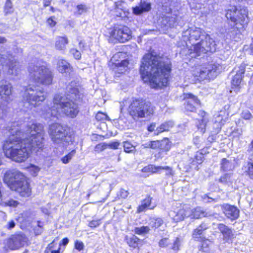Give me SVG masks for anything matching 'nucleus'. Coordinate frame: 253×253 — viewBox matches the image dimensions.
I'll return each mask as SVG.
<instances>
[{
  "label": "nucleus",
  "mask_w": 253,
  "mask_h": 253,
  "mask_svg": "<svg viewBox=\"0 0 253 253\" xmlns=\"http://www.w3.org/2000/svg\"><path fill=\"white\" fill-rule=\"evenodd\" d=\"M4 134L9 138L3 144L4 153L7 158L16 162L26 161L31 150L37 152L43 148L44 131L41 124H33L28 126L26 132H21L16 124L6 130Z\"/></svg>",
  "instance_id": "f257e3e1"
},
{
  "label": "nucleus",
  "mask_w": 253,
  "mask_h": 253,
  "mask_svg": "<svg viewBox=\"0 0 253 253\" xmlns=\"http://www.w3.org/2000/svg\"><path fill=\"white\" fill-rule=\"evenodd\" d=\"M171 71L169 61L153 53L146 54L141 61L140 73L144 82H149L152 87L166 86Z\"/></svg>",
  "instance_id": "f03ea898"
},
{
  "label": "nucleus",
  "mask_w": 253,
  "mask_h": 253,
  "mask_svg": "<svg viewBox=\"0 0 253 253\" xmlns=\"http://www.w3.org/2000/svg\"><path fill=\"white\" fill-rule=\"evenodd\" d=\"M80 88L78 83L71 82L66 87L65 95L56 94L51 108L44 107V117H57L58 115L64 114L72 118H75L78 114L79 109L74 100L80 98Z\"/></svg>",
  "instance_id": "7ed1b4c3"
},
{
  "label": "nucleus",
  "mask_w": 253,
  "mask_h": 253,
  "mask_svg": "<svg viewBox=\"0 0 253 253\" xmlns=\"http://www.w3.org/2000/svg\"><path fill=\"white\" fill-rule=\"evenodd\" d=\"M4 180L11 190L17 191L21 196L27 197L31 195L30 184L24 175L19 171L13 169L7 171Z\"/></svg>",
  "instance_id": "20e7f679"
},
{
  "label": "nucleus",
  "mask_w": 253,
  "mask_h": 253,
  "mask_svg": "<svg viewBox=\"0 0 253 253\" xmlns=\"http://www.w3.org/2000/svg\"><path fill=\"white\" fill-rule=\"evenodd\" d=\"M28 72L30 80L36 84L48 85L52 83L53 73L46 66L31 64Z\"/></svg>",
  "instance_id": "39448f33"
},
{
  "label": "nucleus",
  "mask_w": 253,
  "mask_h": 253,
  "mask_svg": "<svg viewBox=\"0 0 253 253\" xmlns=\"http://www.w3.org/2000/svg\"><path fill=\"white\" fill-rule=\"evenodd\" d=\"M128 112L132 118L136 120L152 115L154 112V107L149 101L135 99L129 105Z\"/></svg>",
  "instance_id": "423d86ee"
},
{
  "label": "nucleus",
  "mask_w": 253,
  "mask_h": 253,
  "mask_svg": "<svg viewBox=\"0 0 253 253\" xmlns=\"http://www.w3.org/2000/svg\"><path fill=\"white\" fill-rule=\"evenodd\" d=\"M46 98L42 89L36 86L27 87L23 94L24 106L27 108L35 107L37 103L43 101Z\"/></svg>",
  "instance_id": "0eeeda50"
},
{
  "label": "nucleus",
  "mask_w": 253,
  "mask_h": 253,
  "mask_svg": "<svg viewBox=\"0 0 253 253\" xmlns=\"http://www.w3.org/2000/svg\"><path fill=\"white\" fill-rule=\"evenodd\" d=\"M248 15V11L246 8L238 10L235 6H232L227 10L226 17L235 24L236 28L241 29L244 28L249 22Z\"/></svg>",
  "instance_id": "6e6552de"
},
{
  "label": "nucleus",
  "mask_w": 253,
  "mask_h": 253,
  "mask_svg": "<svg viewBox=\"0 0 253 253\" xmlns=\"http://www.w3.org/2000/svg\"><path fill=\"white\" fill-rule=\"evenodd\" d=\"M204 38L202 39L200 42L193 45V49H189V54L192 57L199 56L202 53H206L209 51L213 52L216 50V44L214 40L207 35Z\"/></svg>",
  "instance_id": "1a4fd4ad"
},
{
  "label": "nucleus",
  "mask_w": 253,
  "mask_h": 253,
  "mask_svg": "<svg viewBox=\"0 0 253 253\" xmlns=\"http://www.w3.org/2000/svg\"><path fill=\"white\" fill-rule=\"evenodd\" d=\"M0 63L4 68H7L9 75L17 76L21 71L19 63L9 52L0 50Z\"/></svg>",
  "instance_id": "9d476101"
},
{
  "label": "nucleus",
  "mask_w": 253,
  "mask_h": 253,
  "mask_svg": "<svg viewBox=\"0 0 253 253\" xmlns=\"http://www.w3.org/2000/svg\"><path fill=\"white\" fill-rule=\"evenodd\" d=\"M110 40L124 43L132 38V32L127 26L117 25L111 28L109 32Z\"/></svg>",
  "instance_id": "9b49d317"
},
{
  "label": "nucleus",
  "mask_w": 253,
  "mask_h": 253,
  "mask_svg": "<svg viewBox=\"0 0 253 253\" xmlns=\"http://www.w3.org/2000/svg\"><path fill=\"white\" fill-rule=\"evenodd\" d=\"M49 137L53 144L57 146L70 145L74 141V136L70 131L49 135Z\"/></svg>",
  "instance_id": "f8f14e48"
},
{
  "label": "nucleus",
  "mask_w": 253,
  "mask_h": 253,
  "mask_svg": "<svg viewBox=\"0 0 253 253\" xmlns=\"http://www.w3.org/2000/svg\"><path fill=\"white\" fill-rule=\"evenodd\" d=\"M205 35V32L201 28H189L183 32V37L184 40H188L191 42H193L199 39L204 38Z\"/></svg>",
  "instance_id": "ddd939ff"
},
{
  "label": "nucleus",
  "mask_w": 253,
  "mask_h": 253,
  "mask_svg": "<svg viewBox=\"0 0 253 253\" xmlns=\"http://www.w3.org/2000/svg\"><path fill=\"white\" fill-rule=\"evenodd\" d=\"M190 208L185 206L181 209L170 211L169 212V215L174 221L178 222L182 220L185 217H188V215H190Z\"/></svg>",
  "instance_id": "4468645a"
},
{
  "label": "nucleus",
  "mask_w": 253,
  "mask_h": 253,
  "mask_svg": "<svg viewBox=\"0 0 253 253\" xmlns=\"http://www.w3.org/2000/svg\"><path fill=\"white\" fill-rule=\"evenodd\" d=\"M12 89V86L10 83L4 80L0 81V95L3 100L6 102L10 100Z\"/></svg>",
  "instance_id": "2eb2a0df"
},
{
  "label": "nucleus",
  "mask_w": 253,
  "mask_h": 253,
  "mask_svg": "<svg viewBox=\"0 0 253 253\" xmlns=\"http://www.w3.org/2000/svg\"><path fill=\"white\" fill-rule=\"evenodd\" d=\"M222 210L225 216L231 220L237 219L240 211L237 207L226 204L222 205Z\"/></svg>",
  "instance_id": "dca6fc26"
},
{
  "label": "nucleus",
  "mask_w": 253,
  "mask_h": 253,
  "mask_svg": "<svg viewBox=\"0 0 253 253\" xmlns=\"http://www.w3.org/2000/svg\"><path fill=\"white\" fill-rule=\"evenodd\" d=\"M246 65L245 64H241L236 70V74L233 77L232 80V88H239L244 75L246 72Z\"/></svg>",
  "instance_id": "f3484780"
},
{
  "label": "nucleus",
  "mask_w": 253,
  "mask_h": 253,
  "mask_svg": "<svg viewBox=\"0 0 253 253\" xmlns=\"http://www.w3.org/2000/svg\"><path fill=\"white\" fill-rule=\"evenodd\" d=\"M186 99L185 109L187 111L194 112L196 110V106L200 104V101L197 97L190 93L184 94Z\"/></svg>",
  "instance_id": "a211bd4d"
},
{
  "label": "nucleus",
  "mask_w": 253,
  "mask_h": 253,
  "mask_svg": "<svg viewBox=\"0 0 253 253\" xmlns=\"http://www.w3.org/2000/svg\"><path fill=\"white\" fill-rule=\"evenodd\" d=\"M218 229L223 235V239L226 242L231 241L234 238V235L231 228L223 223L218 225Z\"/></svg>",
  "instance_id": "6ab92c4d"
},
{
  "label": "nucleus",
  "mask_w": 253,
  "mask_h": 253,
  "mask_svg": "<svg viewBox=\"0 0 253 253\" xmlns=\"http://www.w3.org/2000/svg\"><path fill=\"white\" fill-rule=\"evenodd\" d=\"M23 245V237L22 236L14 235L9 238L7 241V245L11 250H15Z\"/></svg>",
  "instance_id": "aec40b11"
},
{
  "label": "nucleus",
  "mask_w": 253,
  "mask_h": 253,
  "mask_svg": "<svg viewBox=\"0 0 253 253\" xmlns=\"http://www.w3.org/2000/svg\"><path fill=\"white\" fill-rule=\"evenodd\" d=\"M150 9L151 3L149 0H140L139 5L132 8L133 13L135 15L149 11Z\"/></svg>",
  "instance_id": "412c9836"
},
{
  "label": "nucleus",
  "mask_w": 253,
  "mask_h": 253,
  "mask_svg": "<svg viewBox=\"0 0 253 253\" xmlns=\"http://www.w3.org/2000/svg\"><path fill=\"white\" fill-rule=\"evenodd\" d=\"M68 132H70L68 128L57 123L53 124L50 125L48 130L49 135Z\"/></svg>",
  "instance_id": "4be33fe9"
},
{
  "label": "nucleus",
  "mask_w": 253,
  "mask_h": 253,
  "mask_svg": "<svg viewBox=\"0 0 253 253\" xmlns=\"http://www.w3.org/2000/svg\"><path fill=\"white\" fill-rule=\"evenodd\" d=\"M190 214V215H188V217H191L192 218L197 219L202 218L203 217H208L211 215V214L204 211L200 207L196 208L193 210H191Z\"/></svg>",
  "instance_id": "5701e85b"
},
{
  "label": "nucleus",
  "mask_w": 253,
  "mask_h": 253,
  "mask_svg": "<svg viewBox=\"0 0 253 253\" xmlns=\"http://www.w3.org/2000/svg\"><path fill=\"white\" fill-rule=\"evenodd\" d=\"M57 65L58 70L62 73L69 72L71 70L69 63L63 59H60L58 62Z\"/></svg>",
  "instance_id": "b1692460"
},
{
  "label": "nucleus",
  "mask_w": 253,
  "mask_h": 253,
  "mask_svg": "<svg viewBox=\"0 0 253 253\" xmlns=\"http://www.w3.org/2000/svg\"><path fill=\"white\" fill-rule=\"evenodd\" d=\"M173 123L171 121L165 122L156 128L155 134L158 135L164 131H169L170 128L173 127Z\"/></svg>",
  "instance_id": "393cba45"
},
{
  "label": "nucleus",
  "mask_w": 253,
  "mask_h": 253,
  "mask_svg": "<svg viewBox=\"0 0 253 253\" xmlns=\"http://www.w3.org/2000/svg\"><path fill=\"white\" fill-rule=\"evenodd\" d=\"M200 115L202 117L201 120H199V123L197 124L198 129H200L202 133L205 132V129L208 122V119L206 117V113L204 111L200 112Z\"/></svg>",
  "instance_id": "a878e982"
},
{
  "label": "nucleus",
  "mask_w": 253,
  "mask_h": 253,
  "mask_svg": "<svg viewBox=\"0 0 253 253\" xmlns=\"http://www.w3.org/2000/svg\"><path fill=\"white\" fill-rule=\"evenodd\" d=\"M68 43V40L66 37H59L56 41L55 47L58 50H63Z\"/></svg>",
  "instance_id": "bb28decb"
},
{
  "label": "nucleus",
  "mask_w": 253,
  "mask_h": 253,
  "mask_svg": "<svg viewBox=\"0 0 253 253\" xmlns=\"http://www.w3.org/2000/svg\"><path fill=\"white\" fill-rule=\"evenodd\" d=\"M116 64L118 67L116 71L119 73H123L127 70V66L128 64V62L126 60H123L120 63H117Z\"/></svg>",
  "instance_id": "cd10ccee"
},
{
  "label": "nucleus",
  "mask_w": 253,
  "mask_h": 253,
  "mask_svg": "<svg viewBox=\"0 0 253 253\" xmlns=\"http://www.w3.org/2000/svg\"><path fill=\"white\" fill-rule=\"evenodd\" d=\"M151 202V198L150 197H147L142 202L141 205L138 207L137 212H141L149 208L150 206Z\"/></svg>",
  "instance_id": "c85d7f7f"
},
{
  "label": "nucleus",
  "mask_w": 253,
  "mask_h": 253,
  "mask_svg": "<svg viewBox=\"0 0 253 253\" xmlns=\"http://www.w3.org/2000/svg\"><path fill=\"white\" fill-rule=\"evenodd\" d=\"M140 242L141 240L135 235H133L128 239L127 241V243L128 245L133 248H136L138 247Z\"/></svg>",
  "instance_id": "c756f323"
},
{
  "label": "nucleus",
  "mask_w": 253,
  "mask_h": 253,
  "mask_svg": "<svg viewBox=\"0 0 253 253\" xmlns=\"http://www.w3.org/2000/svg\"><path fill=\"white\" fill-rule=\"evenodd\" d=\"M244 173L246 175L248 176L251 179H253V164L252 162H248L244 167Z\"/></svg>",
  "instance_id": "7c9ffc66"
},
{
  "label": "nucleus",
  "mask_w": 253,
  "mask_h": 253,
  "mask_svg": "<svg viewBox=\"0 0 253 253\" xmlns=\"http://www.w3.org/2000/svg\"><path fill=\"white\" fill-rule=\"evenodd\" d=\"M221 169L224 171L230 170L233 169V166L228 160L223 158L221 162Z\"/></svg>",
  "instance_id": "2f4dec72"
},
{
  "label": "nucleus",
  "mask_w": 253,
  "mask_h": 253,
  "mask_svg": "<svg viewBox=\"0 0 253 253\" xmlns=\"http://www.w3.org/2000/svg\"><path fill=\"white\" fill-rule=\"evenodd\" d=\"M208 228L207 225L205 223H202L199 227L194 230L193 233V236L195 238H197L199 235L202 234L203 231L206 230Z\"/></svg>",
  "instance_id": "473e14b6"
},
{
  "label": "nucleus",
  "mask_w": 253,
  "mask_h": 253,
  "mask_svg": "<svg viewBox=\"0 0 253 253\" xmlns=\"http://www.w3.org/2000/svg\"><path fill=\"white\" fill-rule=\"evenodd\" d=\"M161 170V166H155L154 165H148L144 167L142 171L145 172L156 173Z\"/></svg>",
  "instance_id": "72a5a7b5"
},
{
  "label": "nucleus",
  "mask_w": 253,
  "mask_h": 253,
  "mask_svg": "<svg viewBox=\"0 0 253 253\" xmlns=\"http://www.w3.org/2000/svg\"><path fill=\"white\" fill-rule=\"evenodd\" d=\"M149 231L150 228L147 226L135 227L134 229V233L138 235H145L148 233Z\"/></svg>",
  "instance_id": "f704fd0d"
},
{
  "label": "nucleus",
  "mask_w": 253,
  "mask_h": 253,
  "mask_svg": "<svg viewBox=\"0 0 253 253\" xmlns=\"http://www.w3.org/2000/svg\"><path fill=\"white\" fill-rule=\"evenodd\" d=\"M76 151L75 150H73L70 153H69L67 155L64 156L61 159V161L63 164H68L72 158L75 156Z\"/></svg>",
  "instance_id": "c9c22d12"
},
{
  "label": "nucleus",
  "mask_w": 253,
  "mask_h": 253,
  "mask_svg": "<svg viewBox=\"0 0 253 253\" xmlns=\"http://www.w3.org/2000/svg\"><path fill=\"white\" fill-rule=\"evenodd\" d=\"M124 151L126 153H131L135 150V147L128 141H125L124 143Z\"/></svg>",
  "instance_id": "e433bc0d"
},
{
  "label": "nucleus",
  "mask_w": 253,
  "mask_h": 253,
  "mask_svg": "<svg viewBox=\"0 0 253 253\" xmlns=\"http://www.w3.org/2000/svg\"><path fill=\"white\" fill-rule=\"evenodd\" d=\"M161 147L160 149L164 151H168L170 148V144L168 139H165L160 141Z\"/></svg>",
  "instance_id": "4c0bfd02"
},
{
  "label": "nucleus",
  "mask_w": 253,
  "mask_h": 253,
  "mask_svg": "<svg viewBox=\"0 0 253 253\" xmlns=\"http://www.w3.org/2000/svg\"><path fill=\"white\" fill-rule=\"evenodd\" d=\"M20 203L18 201L13 199H9L5 202H2L1 205L4 206H9L12 207H17Z\"/></svg>",
  "instance_id": "58836bf2"
},
{
  "label": "nucleus",
  "mask_w": 253,
  "mask_h": 253,
  "mask_svg": "<svg viewBox=\"0 0 253 253\" xmlns=\"http://www.w3.org/2000/svg\"><path fill=\"white\" fill-rule=\"evenodd\" d=\"M212 246V243L209 240H205L202 242L201 249L204 252H208L209 248Z\"/></svg>",
  "instance_id": "ea45409f"
},
{
  "label": "nucleus",
  "mask_w": 253,
  "mask_h": 253,
  "mask_svg": "<svg viewBox=\"0 0 253 253\" xmlns=\"http://www.w3.org/2000/svg\"><path fill=\"white\" fill-rule=\"evenodd\" d=\"M4 12L6 14L13 12L12 4L11 0H6L4 6Z\"/></svg>",
  "instance_id": "a19ab883"
},
{
  "label": "nucleus",
  "mask_w": 253,
  "mask_h": 253,
  "mask_svg": "<svg viewBox=\"0 0 253 253\" xmlns=\"http://www.w3.org/2000/svg\"><path fill=\"white\" fill-rule=\"evenodd\" d=\"M167 23L169 26H173L177 21V16L176 15H171L166 18Z\"/></svg>",
  "instance_id": "79ce46f5"
},
{
  "label": "nucleus",
  "mask_w": 253,
  "mask_h": 253,
  "mask_svg": "<svg viewBox=\"0 0 253 253\" xmlns=\"http://www.w3.org/2000/svg\"><path fill=\"white\" fill-rule=\"evenodd\" d=\"M107 148V145L106 143H101L95 146L94 151L99 153Z\"/></svg>",
  "instance_id": "37998d69"
},
{
  "label": "nucleus",
  "mask_w": 253,
  "mask_h": 253,
  "mask_svg": "<svg viewBox=\"0 0 253 253\" xmlns=\"http://www.w3.org/2000/svg\"><path fill=\"white\" fill-rule=\"evenodd\" d=\"M166 170V175L169 177V176H172L174 175V172L172 169L169 167V166H164L162 167L161 166V170Z\"/></svg>",
  "instance_id": "c03bdc74"
},
{
  "label": "nucleus",
  "mask_w": 253,
  "mask_h": 253,
  "mask_svg": "<svg viewBox=\"0 0 253 253\" xmlns=\"http://www.w3.org/2000/svg\"><path fill=\"white\" fill-rule=\"evenodd\" d=\"M96 119L98 121H104L108 119V117L107 115L102 112H98L95 116Z\"/></svg>",
  "instance_id": "a18cd8bd"
},
{
  "label": "nucleus",
  "mask_w": 253,
  "mask_h": 253,
  "mask_svg": "<svg viewBox=\"0 0 253 253\" xmlns=\"http://www.w3.org/2000/svg\"><path fill=\"white\" fill-rule=\"evenodd\" d=\"M241 117L245 120H250L253 117V116L249 111L244 110L241 114Z\"/></svg>",
  "instance_id": "49530a36"
},
{
  "label": "nucleus",
  "mask_w": 253,
  "mask_h": 253,
  "mask_svg": "<svg viewBox=\"0 0 253 253\" xmlns=\"http://www.w3.org/2000/svg\"><path fill=\"white\" fill-rule=\"evenodd\" d=\"M204 157L201 153H197L195 156L194 161L198 164H201L203 161Z\"/></svg>",
  "instance_id": "de8ad7c7"
},
{
  "label": "nucleus",
  "mask_w": 253,
  "mask_h": 253,
  "mask_svg": "<svg viewBox=\"0 0 253 253\" xmlns=\"http://www.w3.org/2000/svg\"><path fill=\"white\" fill-rule=\"evenodd\" d=\"M77 13L79 14H82L83 13L86 12L87 8L84 5L79 4L77 6Z\"/></svg>",
  "instance_id": "09e8293b"
},
{
  "label": "nucleus",
  "mask_w": 253,
  "mask_h": 253,
  "mask_svg": "<svg viewBox=\"0 0 253 253\" xmlns=\"http://www.w3.org/2000/svg\"><path fill=\"white\" fill-rule=\"evenodd\" d=\"M161 143L160 141H150V148L153 149H156L157 148H160Z\"/></svg>",
  "instance_id": "8fccbe9b"
},
{
  "label": "nucleus",
  "mask_w": 253,
  "mask_h": 253,
  "mask_svg": "<svg viewBox=\"0 0 253 253\" xmlns=\"http://www.w3.org/2000/svg\"><path fill=\"white\" fill-rule=\"evenodd\" d=\"M71 53L73 55L74 58L76 59L79 60L81 57V54L80 52L76 49H72L71 50Z\"/></svg>",
  "instance_id": "3c124183"
},
{
  "label": "nucleus",
  "mask_w": 253,
  "mask_h": 253,
  "mask_svg": "<svg viewBox=\"0 0 253 253\" xmlns=\"http://www.w3.org/2000/svg\"><path fill=\"white\" fill-rule=\"evenodd\" d=\"M101 224V220H93L88 223V226L91 228L98 227Z\"/></svg>",
  "instance_id": "603ef678"
},
{
  "label": "nucleus",
  "mask_w": 253,
  "mask_h": 253,
  "mask_svg": "<svg viewBox=\"0 0 253 253\" xmlns=\"http://www.w3.org/2000/svg\"><path fill=\"white\" fill-rule=\"evenodd\" d=\"M180 245V240L178 238H176L175 241L173 244L172 249L175 251H178L179 249V246Z\"/></svg>",
  "instance_id": "864d4df0"
},
{
  "label": "nucleus",
  "mask_w": 253,
  "mask_h": 253,
  "mask_svg": "<svg viewBox=\"0 0 253 253\" xmlns=\"http://www.w3.org/2000/svg\"><path fill=\"white\" fill-rule=\"evenodd\" d=\"M153 225L155 228L159 227L163 223V221L161 218H158L154 219L153 221Z\"/></svg>",
  "instance_id": "5fc2aeb1"
},
{
  "label": "nucleus",
  "mask_w": 253,
  "mask_h": 253,
  "mask_svg": "<svg viewBox=\"0 0 253 253\" xmlns=\"http://www.w3.org/2000/svg\"><path fill=\"white\" fill-rule=\"evenodd\" d=\"M128 194L129 193L127 190L122 189L119 192L118 196L122 198L125 199L128 196Z\"/></svg>",
  "instance_id": "6e6d98bb"
},
{
  "label": "nucleus",
  "mask_w": 253,
  "mask_h": 253,
  "mask_svg": "<svg viewBox=\"0 0 253 253\" xmlns=\"http://www.w3.org/2000/svg\"><path fill=\"white\" fill-rule=\"evenodd\" d=\"M84 245L82 242L77 241L75 242V248L80 251L84 249Z\"/></svg>",
  "instance_id": "4d7b16f0"
},
{
  "label": "nucleus",
  "mask_w": 253,
  "mask_h": 253,
  "mask_svg": "<svg viewBox=\"0 0 253 253\" xmlns=\"http://www.w3.org/2000/svg\"><path fill=\"white\" fill-rule=\"evenodd\" d=\"M107 147H109L112 149H117L120 145V143L118 142H113L109 143H107Z\"/></svg>",
  "instance_id": "13d9d810"
},
{
  "label": "nucleus",
  "mask_w": 253,
  "mask_h": 253,
  "mask_svg": "<svg viewBox=\"0 0 253 253\" xmlns=\"http://www.w3.org/2000/svg\"><path fill=\"white\" fill-rule=\"evenodd\" d=\"M30 170L31 171L33 172V174L35 176H36L38 172L40 170V168L38 167L35 166H32L30 167Z\"/></svg>",
  "instance_id": "bf43d9fd"
},
{
  "label": "nucleus",
  "mask_w": 253,
  "mask_h": 253,
  "mask_svg": "<svg viewBox=\"0 0 253 253\" xmlns=\"http://www.w3.org/2000/svg\"><path fill=\"white\" fill-rule=\"evenodd\" d=\"M168 245V239L164 238L159 242V246L161 247H166Z\"/></svg>",
  "instance_id": "052dcab7"
},
{
  "label": "nucleus",
  "mask_w": 253,
  "mask_h": 253,
  "mask_svg": "<svg viewBox=\"0 0 253 253\" xmlns=\"http://www.w3.org/2000/svg\"><path fill=\"white\" fill-rule=\"evenodd\" d=\"M222 117L220 115H217L216 117H215L214 122L215 123H218L219 125L218 126H221V124H222Z\"/></svg>",
  "instance_id": "680f3d73"
},
{
  "label": "nucleus",
  "mask_w": 253,
  "mask_h": 253,
  "mask_svg": "<svg viewBox=\"0 0 253 253\" xmlns=\"http://www.w3.org/2000/svg\"><path fill=\"white\" fill-rule=\"evenodd\" d=\"M229 177L228 174H225L219 179V181L221 183L226 182L227 178Z\"/></svg>",
  "instance_id": "e2e57ef3"
},
{
  "label": "nucleus",
  "mask_w": 253,
  "mask_h": 253,
  "mask_svg": "<svg viewBox=\"0 0 253 253\" xmlns=\"http://www.w3.org/2000/svg\"><path fill=\"white\" fill-rule=\"evenodd\" d=\"M15 222L14 221L11 220L8 222V224L7 225V228L8 229H11L13 228L15 226Z\"/></svg>",
  "instance_id": "0e129e2a"
},
{
  "label": "nucleus",
  "mask_w": 253,
  "mask_h": 253,
  "mask_svg": "<svg viewBox=\"0 0 253 253\" xmlns=\"http://www.w3.org/2000/svg\"><path fill=\"white\" fill-rule=\"evenodd\" d=\"M47 23L51 26H54L56 24V22L53 20L52 17L48 19Z\"/></svg>",
  "instance_id": "69168bd1"
},
{
  "label": "nucleus",
  "mask_w": 253,
  "mask_h": 253,
  "mask_svg": "<svg viewBox=\"0 0 253 253\" xmlns=\"http://www.w3.org/2000/svg\"><path fill=\"white\" fill-rule=\"evenodd\" d=\"M155 127L156 124L155 123H152L148 127V130L150 132H152L155 130Z\"/></svg>",
  "instance_id": "338daca9"
},
{
  "label": "nucleus",
  "mask_w": 253,
  "mask_h": 253,
  "mask_svg": "<svg viewBox=\"0 0 253 253\" xmlns=\"http://www.w3.org/2000/svg\"><path fill=\"white\" fill-rule=\"evenodd\" d=\"M116 3V6L118 8H121V7H120L119 6H120L121 7V6L123 7V5L125 4V2L122 0L118 1Z\"/></svg>",
  "instance_id": "774afa93"
}]
</instances>
